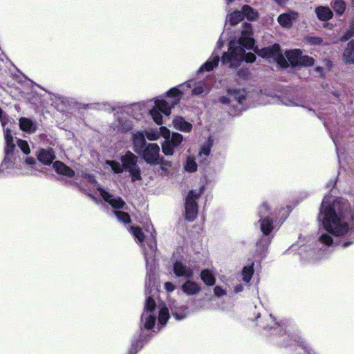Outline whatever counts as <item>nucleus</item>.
<instances>
[{"label":"nucleus","mask_w":354,"mask_h":354,"mask_svg":"<svg viewBox=\"0 0 354 354\" xmlns=\"http://www.w3.org/2000/svg\"><path fill=\"white\" fill-rule=\"evenodd\" d=\"M84 178L90 184L91 189L96 190L99 195L115 209L113 212L120 222L125 224L130 222V216L127 213L117 210L123 208L125 205V202L120 196H115L108 190L102 189L91 175H86Z\"/></svg>","instance_id":"0eeeda50"},{"label":"nucleus","mask_w":354,"mask_h":354,"mask_svg":"<svg viewBox=\"0 0 354 354\" xmlns=\"http://www.w3.org/2000/svg\"><path fill=\"white\" fill-rule=\"evenodd\" d=\"M130 230L134 236L136 241L140 244L142 249V254L145 259L146 268L147 270V280L146 281V286L148 289L154 286V277L152 274V270L153 259L157 249L156 232L151 225H148L146 230L149 233V236L145 238L140 227H131Z\"/></svg>","instance_id":"39448f33"},{"label":"nucleus","mask_w":354,"mask_h":354,"mask_svg":"<svg viewBox=\"0 0 354 354\" xmlns=\"http://www.w3.org/2000/svg\"><path fill=\"white\" fill-rule=\"evenodd\" d=\"M174 316L176 318V319L180 320L185 318L187 316V313L184 312L183 313H179L177 310L173 313Z\"/></svg>","instance_id":"09e8293b"},{"label":"nucleus","mask_w":354,"mask_h":354,"mask_svg":"<svg viewBox=\"0 0 354 354\" xmlns=\"http://www.w3.org/2000/svg\"><path fill=\"white\" fill-rule=\"evenodd\" d=\"M333 8L337 15H342L346 8L345 2L343 0H335Z\"/></svg>","instance_id":"f704fd0d"},{"label":"nucleus","mask_w":354,"mask_h":354,"mask_svg":"<svg viewBox=\"0 0 354 354\" xmlns=\"http://www.w3.org/2000/svg\"><path fill=\"white\" fill-rule=\"evenodd\" d=\"M145 137L151 141L157 140L160 138V133L158 129H150L144 132Z\"/></svg>","instance_id":"c9c22d12"},{"label":"nucleus","mask_w":354,"mask_h":354,"mask_svg":"<svg viewBox=\"0 0 354 354\" xmlns=\"http://www.w3.org/2000/svg\"><path fill=\"white\" fill-rule=\"evenodd\" d=\"M158 314V324L165 326L169 317L168 308L165 305H160L157 308L155 301L150 295H148L141 315L142 326L146 329L152 328L155 325Z\"/></svg>","instance_id":"423d86ee"},{"label":"nucleus","mask_w":354,"mask_h":354,"mask_svg":"<svg viewBox=\"0 0 354 354\" xmlns=\"http://www.w3.org/2000/svg\"><path fill=\"white\" fill-rule=\"evenodd\" d=\"M335 182H331L330 185H328V187L331 186V187H333L335 185Z\"/></svg>","instance_id":"13d9d810"},{"label":"nucleus","mask_w":354,"mask_h":354,"mask_svg":"<svg viewBox=\"0 0 354 354\" xmlns=\"http://www.w3.org/2000/svg\"><path fill=\"white\" fill-rule=\"evenodd\" d=\"M254 51L262 57L272 59L282 67H287L289 65L310 66L314 64V59L308 55H302V52L299 49L288 50L285 53L284 57L278 44L259 50L255 48Z\"/></svg>","instance_id":"20e7f679"},{"label":"nucleus","mask_w":354,"mask_h":354,"mask_svg":"<svg viewBox=\"0 0 354 354\" xmlns=\"http://www.w3.org/2000/svg\"><path fill=\"white\" fill-rule=\"evenodd\" d=\"M197 164L192 157H187L184 165L185 171L188 172H194L197 170Z\"/></svg>","instance_id":"2f4dec72"},{"label":"nucleus","mask_w":354,"mask_h":354,"mask_svg":"<svg viewBox=\"0 0 354 354\" xmlns=\"http://www.w3.org/2000/svg\"><path fill=\"white\" fill-rule=\"evenodd\" d=\"M223 46V41L221 39H219L217 42L216 48L218 49L221 48Z\"/></svg>","instance_id":"5fc2aeb1"},{"label":"nucleus","mask_w":354,"mask_h":354,"mask_svg":"<svg viewBox=\"0 0 354 354\" xmlns=\"http://www.w3.org/2000/svg\"><path fill=\"white\" fill-rule=\"evenodd\" d=\"M158 131L160 133V136H161L165 138V140H168L171 136L169 129L165 127H160Z\"/></svg>","instance_id":"c03bdc74"},{"label":"nucleus","mask_w":354,"mask_h":354,"mask_svg":"<svg viewBox=\"0 0 354 354\" xmlns=\"http://www.w3.org/2000/svg\"><path fill=\"white\" fill-rule=\"evenodd\" d=\"M4 138L6 141L5 158L0 165V173H9L10 170L17 168V162L19 155L16 145L14 144V138L11 131L8 128H4Z\"/></svg>","instance_id":"9d476101"},{"label":"nucleus","mask_w":354,"mask_h":354,"mask_svg":"<svg viewBox=\"0 0 354 354\" xmlns=\"http://www.w3.org/2000/svg\"><path fill=\"white\" fill-rule=\"evenodd\" d=\"M212 146L213 140L211 138H208V139L201 145L198 152V156L204 158L207 157L210 154Z\"/></svg>","instance_id":"a878e982"},{"label":"nucleus","mask_w":354,"mask_h":354,"mask_svg":"<svg viewBox=\"0 0 354 354\" xmlns=\"http://www.w3.org/2000/svg\"><path fill=\"white\" fill-rule=\"evenodd\" d=\"M28 167H30L29 169L26 171H21L20 172L21 174L23 175H32L35 174V170L32 168V165H35V160L33 158H27L24 162Z\"/></svg>","instance_id":"e433bc0d"},{"label":"nucleus","mask_w":354,"mask_h":354,"mask_svg":"<svg viewBox=\"0 0 354 354\" xmlns=\"http://www.w3.org/2000/svg\"><path fill=\"white\" fill-rule=\"evenodd\" d=\"M168 140L172 145V146L176 148L182 143L183 140V136L178 133H173Z\"/></svg>","instance_id":"473e14b6"},{"label":"nucleus","mask_w":354,"mask_h":354,"mask_svg":"<svg viewBox=\"0 0 354 354\" xmlns=\"http://www.w3.org/2000/svg\"><path fill=\"white\" fill-rule=\"evenodd\" d=\"M175 147L169 142L168 140H165L162 143V151L166 156H172L174 153Z\"/></svg>","instance_id":"72a5a7b5"},{"label":"nucleus","mask_w":354,"mask_h":354,"mask_svg":"<svg viewBox=\"0 0 354 354\" xmlns=\"http://www.w3.org/2000/svg\"><path fill=\"white\" fill-rule=\"evenodd\" d=\"M243 290V286L241 283L236 284L234 287V293H239Z\"/></svg>","instance_id":"8fccbe9b"},{"label":"nucleus","mask_w":354,"mask_h":354,"mask_svg":"<svg viewBox=\"0 0 354 354\" xmlns=\"http://www.w3.org/2000/svg\"><path fill=\"white\" fill-rule=\"evenodd\" d=\"M225 1H226L227 4H230L231 3L233 2L234 0H225Z\"/></svg>","instance_id":"4d7b16f0"},{"label":"nucleus","mask_w":354,"mask_h":354,"mask_svg":"<svg viewBox=\"0 0 354 354\" xmlns=\"http://www.w3.org/2000/svg\"><path fill=\"white\" fill-rule=\"evenodd\" d=\"M131 140L133 150L139 153L147 145L145 140V136L143 131H137L132 134Z\"/></svg>","instance_id":"2eb2a0df"},{"label":"nucleus","mask_w":354,"mask_h":354,"mask_svg":"<svg viewBox=\"0 0 354 354\" xmlns=\"http://www.w3.org/2000/svg\"><path fill=\"white\" fill-rule=\"evenodd\" d=\"M241 12L243 17H245L248 20L254 21L258 18V13L248 5L243 6Z\"/></svg>","instance_id":"c756f323"},{"label":"nucleus","mask_w":354,"mask_h":354,"mask_svg":"<svg viewBox=\"0 0 354 354\" xmlns=\"http://www.w3.org/2000/svg\"><path fill=\"white\" fill-rule=\"evenodd\" d=\"M120 164L114 160H106L104 164L105 169H111L114 174H121L124 169L129 171L133 182L141 180L140 169L137 164L138 158L131 151H127L121 157Z\"/></svg>","instance_id":"6e6552de"},{"label":"nucleus","mask_w":354,"mask_h":354,"mask_svg":"<svg viewBox=\"0 0 354 354\" xmlns=\"http://www.w3.org/2000/svg\"><path fill=\"white\" fill-rule=\"evenodd\" d=\"M201 279L203 283L208 286H212L216 283V276L213 270L210 269H204L201 272Z\"/></svg>","instance_id":"412c9836"},{"label":"nucleus","mask_w":354,"mask_h":354,"mask_svg":"<svg viewBox=\"0 0 354 354\" xmlns=\"http://www.w3.org/2000/svg\"><path fill=\"white\" fill-rule=\"evenodd\" d=\"M148 164L159 163L160 147L156 143H149L138 153Z\"/></svg>","instance_id":"f8f14e48"},{"label":"nucleus","mask_w":354,"mask_h":354,"mask_svg":"<svg viewBox=\"0 0 354 354\" xmlns=\"http://www.w3.org/2000/svg\"><path fill=\"white\" fill-rule=\"evenodd\" d=\"M348 245V243H344V247H346Z\"/></svg>","instance_id":"bf43d9fd"},{"label":"nucleus","mask_w":354,"mask_h":354,"mask_svg":"<svg viewBox=\"0 0 354 354\" xmlns=\"http://www.w3.org/2000/svg\"><path fill=\"white\" fill-rule=\"evenodd\" d=\"M276 3H277L279 6H283L285 5L288 0H274Z\"/></svg>","instance_id":"603ef678"},{"label":"nucleus","mask_w":354,"mask_h":354,"mask_svg":"<svg viewBox=\"0 0 354 354\" xmlns=\"http://www.w3.org/2000/svg\"><path fill=\"white\" fill-rule=\"evenodd\" d=\"M165 289L169 292H173L176 289V285L171 282H166L164 285Z\"/></svg>","instance_id":"49530a36"},{"label":"nucleus","mask_w":354,"mask_h":354,"mask_svg":"<svg viewBox=\"0 0 354 354\" xmlns=\"http://www.w3.org/2000/svg\"><path fill=\"white\" fill-rule=\"evenodd\" d=\"M276 209L273 207L271 203L263 202L258 209V214L260 217L259 224L260 230L265 237H263L259 242L257 243V247L261 250L266 248L270 243L269 236L274 230L273 221L271 216L275 214Z\"/></svg>","instance_id":"1a4fd4ad"},{"label":"nucleus","mask_w":354,"mask_h":354,"mask_svg":"<svg viewBox=\"0 0 354 354\" xmlns=\"http://www.w3.org/2000/svg\"><path fill=\"white\" fill-rule=\"evenodd\" d=\"M297 16L298 15L296 12L290 11L281 14L277 18V21L281 26L289 28L292 26L293 21L296 20Z\"/></svg>","instance_id":"dca6fc26"},{"label":"nucleus","mask_w":354,"mask_h":354,"mask_svg":"<svg viewBox=\"0 0 354 354\" xmlns=\"http://www.w3.org/2000/svg\"><path fill=\"white\" fill-rule=\"evenodd\" d=\"M308 354H317L316 352L305 342H301L300 345Z\"/></svg>","instance_id":"a18cd8bd"},{"label":"nucleus","mask_w":354,"mask_h":354,"mask_svg":"<svg viewBox=\"0 0 354 354\" xmlns=\"http://www.w3.org/2000/svg\"><path fill=\"white\" fill-rule=\"evenodd\" d=\"M354 35V21H352L351 24L350 28L347 30L346 32L342 35L340 38V40L342 41H345L348 40Z\"/></svg>","instance_id":"58836bf2"},{"label":"nucleus","mask_w":354,"mask_h":354,"mask_svg":"<svg viewBox=\"0 0 354 354\" xmlns=\"http://www.w3.org/2000/svg\"><path fill=\"white\" fill-rule=\"evenodd\" d=\"M316 71L319 73H322V68L321 67H317Z\"/></svg>","instance_id":"6e6d98bb"},{"label":"nucleus","mask_w":354,"mask_h":354,"mask_svg":"<svg viewBox=\"0 0 354 354\" xmlns=\"http://www.w3.org/2000/svg\"><path fill=\"white\" fill-rule=\"evenodd\" d=\"M113 128L115 131L127 132L131 129V124L123 118H119L113 123Z\"/></svg>","instance_id":"5701e85b"},{"label":"nucleus","mask_w":354,"mask_h":354,"mask_svg":"<svg viewBox=\"0 0 354 354\" xmlns=\"http://www.w3.org/2000/svg\"><path fill=\"white\" fill-rule=\"evenodd\" d=\"M7 116L3 113V111L0 109V121L3 127H5V125L7 123Z\"/></svg>","instance_id":"de8ad7c7"},{"label":"nucleus","mask_w":354,"mask_h":354,"mask_svg":"<svg viewBox=\"0 0 354 354\" xmlns=\"http://www.w3.org/2000/svg\"><path fill=\"white\" fill-rule=\"evenodd\" d=\"M254 274V263H252L248 266L243 268L241 273V280L245 283H249Z\"/></svg>","instance_id":"cd10ccee"},{"label":"nucleus","mask_w":354,"mask_h":354,"mask_svg":"<svg viewBox=\"0 0 354 354\" xmlns=\"http://www.w3.org/2000/svg\"><path fill=\"white\" fill-rule=\"evenodd\" d=\"M349 209L348 201L342 198H335L332 196H326L320 207L317 217L327 232L321 233L319 242L324 245L330 246L333 243V239L328 234L335 236L346 235L351 227L346 214Z\"/></svg>","instance_id":"f257e3e1"},{"label":"nucleus","mask_w":354,"mask_h":354,"mask_svg":"<svg viewBox=\"0 0 354 354\" xmlns=\"http://www.w3.org/2000/svg\"><path fill=\"white\" fill-rule=\"evenodd\" d=\"M130 354H136V352L133 353V351H131Z\"/></svg>","instance_id":"052dcab7"},{"label":"nucleus","mask_w":354,"mask_h":354,"mask_svg":"<svg viewBox=\"0 0 354 354\" xmlns=\"http://www.w3.org/2000/svg\"><path fill=\"white\" fill-rule=\"evenodd\" d=\"M243 19V15L241 11L235 10L227 15L226 22L232 26H235Z\"/></svg>","instance_id":"bb28decb"},{"label":"nucleus","mask_w":354,"mask_h":354,"mask_svg":"<svg viewBox=\"0 0 354 354\" xmlns=\"http://www.w3.org/2000/svg\"><path fill=\"white\" fill-rule=\"evenodd\" d=\"M315 12L317 18L322 21H328L333 16V12L327 6H318L315 8Z\"/></svg>","instance_id":"aec40b11"},{"label":"nucleus","mask_w":354,"mask_h":354,"mask_svg":"<svg viewBox=\"0 0 354 354\" xmlns=\"http://www.w3.org/2000/svg\"><path fill=\"white\" fill-rule=\"evenodd\" d=\"M219 102L221 104H228L230 102H231V100L227 96H222L220 97Z\"/></svg>","instance_id":"3c124183"},{"label":"nucleus","mask_w":354,"mask_h":354,"mask_svg":"<svg viewBox=\"0 0 354 354\" xmlns=\"http://www.w3.org/2000/svg\"><path fill=\"white\" fill-rule=\"evenodd\" d=\"M183 293L188 296L196 295L201 290V286L198 282L187 279L180 287Z\"/></svg>","instance_id":"4468645a"},{"label":"nucleus","mask_w":354,"mask_h":354,"mask_svg":"<svg viewBox=\"0 0 354 354\" xmlns=\"http://www.w3.org/2000/svg\"><path fill=\"white\" fill-rule=\"evenodd\" d=\"M306 42L310 46L321 45L323 40L321 37H307L305 38Z\"/></svg>","instance_id":"4c0bfd02"},{"label":"nucleus","mask_w":354,"mask_h":354,"mask_svg":"<svg viewBox=\"0 0 354 354\" xmlns=\"http://www.w3.org/2000/svg\"><path fill=\"white\" fill-rule=\"evenodd\" d=\"M287 106H298V104L295 102L294 101L292 100H290L288 102H286L285 103Z\"/></svg>","instance_id":"864d4df0"},{"label":"nucleus","mask_w":354,"mask_h":354,"mask_svg":"<svg viewBox=\"0 0 354 354\" xmlns=\"http://www.w3.org/2000/svg\"><path fill=\"white\" fill-rule=\"evenodd\" d=\"M227 95L236 100L239 104H243L245 99V91L244 90L229 89Z\"/></svg>","instance_id":"c85d7f7f"},{"label":"nucleus","mask_w":354,"mask_h":354,"mask_svg":"<svg viewBox=\"0 0 354 354\" xmlns=\"http://www.w3.org/2000/svg\"><path fill=\"white\" fill-rule=\"evenodd\" d=\"M219 60V54L214 51L208 60L200 67L198 72L212 71L218 66Z\"/></svg>","instance_id":"f3484780"},{"label":"nucleus","mask_w":354,"mask_h":354,"mask_svg":"<svg viewBox=\"0 0 354 354\" xmlns=\"http://www.w3.org/2000/svg\"><path fill=\"white\" fill-rule=\"evenodd\" d=\"M20 129L26 132L32 133L36 131V125L30 119L21 118L19 120Z\"/></svg>","instance_id":"393cba45"},{"label":"nucleus","mask_w":354,"mask_h":354,"mask_svg":"<svg viewBox=\"0 0 354 354\" xmlns=\"http://www.w3.org/2000/svg\"><path fill=\"white\" fill-rule=\"evenodd\" d=\"M192 94L193 95H199L202 94L205 92H209V88L205 85L204 82H196L194 81V85L192 86Z\"/></svg>","instance_id":"7c9ffc66"},{"label":"nucleus","mask_w":354,"mask_h":354,"mask_svg":"<svg viewBox=\"0 0 354 354\" xmlns=\"http://www.w3.org/2000/svg\"><path fill=\"white\" fill-rule=\"evenodd\" d=\"M270 319L271 322L272 323V325L270 326V329L273 328L274 330V334L281 335V326L279 324L275 322V319L272 315H270Z\"/></svg>","instance_id":"37998d69"},{"label":"nucleus","mask_w":354,"mask_h":354,"mask_svg":"<svg viewBox=\"0 0 354 354\" xmlns=\"http://www.w3.org/2000/svg\"><path fill=\"white\" fill-rule=\"evenodd\" d=\"M254 46V40L252 37V26L250 24L245 23L242 27L241 36L237 42L232 41L229 44L227 52L222 56L223 64H229L230 68H236L245 60L252 63L255 61L256 56L252 53H245V49H252Z\"/></svg>","instance_id":"f03ea898"},{"label":"nucleus","mask_w":354,"mask_h":354,"mask_svg":"<svg viewBox=\"0 0 354 354\" xmlns=\"http://www.w3.org/2000/svg\"><path fill=\"white\" fill-rule=\"evenodd\" d=\"M173 272L176 277L190 279L194 275L193 269L183 260H176L173 263Z\"/></svg>","instance_id":"ddd939ff"},{"label":"nucleus","mask_w":354,"mask_h":354,"mask_svg":"<svg viewBox=\"0 0 354 354\" xmlns=\"http://www.w3.org/2000/svg\"><path fill=\"white\" fill-rule=\"evenodd\" d=\"M17 146L25 154L30 153V149L29 145L26 141L22 140H17Z\"/></svg>","instance_id":"ea45409f"},{"label":"nucleus","mask_w":354,"mask_h":354,"mask_svg":"<svg viewBox=\"0 0 354 354\" xmlns=\"http://www.w3.org/2000/svg\"><path fill=\"white\" fill-rule=\"evenodd\" d=\"M173 125L176 129L184 133H189L192 129V124L180 116L174 118Z\"/></svg>","instance_id":"a211bd4d"},{"label":"nucleus","mask_w":354,"mask_h":354,"mask_svg":"<svg viewBox=\"0 0 354 354\" xmlns=\"http://www.w3.org/2000/svg\"><path fill=\"white\" fill-rule=\"evenodd\" d=\"M38 160L44 165H50L55 159V153L50 149H42L37 155Z\"/></svg>","instance_id":"6ab92c4d"},{"label":"nucleus","mask_w":354,"mask_h":354,"mask_svg":"<svg viewBox=\"0 0 354 354\" xmlns=\"http://www.w3.org/2000/svg\"><path fill=\"white\" fill-rule=\"evenodd\" d=\"M53 168L55 171L59 174L71 177L74 176V171L69 168L60 161H56L53 163Z\"/></svg>","instance_id":"4be33fe9"},{"label":"nucleus","mask_w":354,"mask_h":354,"mask_svg":"<svg viewBox=\"0 0 354 354\" xmlns=\"http://www.w3.org/2000/svg\"><path fill=\"white\" fill-rule=\"evenodd\" d=\"M160 165V169L162 170V171L164 173V174H167L168 171H169V169H170V167H171V162L169 161V160H161L160 162H159Z\"/></svg>","instance_id":"79ce46f5"},{"label":"nucleus","mask_w":354,"mask_h":354,"mask_svg":"<svg viewBox=\"0 0 354 354\" xmlns=\"http://www.w3.org/2000/svg\"><path fill=\"white\" fill-rule=\"evenodd\" d=\"M193 85L194 80H189L171 88L167 93V99L158 98L156 100L148 101L146 106L153 120L158 125L162 124L163 122L162 115L169 116L171 114V109L178 104L182 96L192 88Z\"/></svg>","instance_id":"7ed1b4c3"},{"label":"nucleus","mask_w":354,"mask_h":354,"mask_svg":"<svg viewBox=\"0 0 354 354\" xmlns=\"http://www.w3.org/2000/svg\"><path fill=\"white\" fill-rule=\"evenodd\" d=\"M214 295L217 297H222L227 295V291L221 286H216L214 288Z\"/></svg>","instance_id":"a19ab883"},{"label":"nucleus","mask_w":354,"mask_h":354,"mask_svg":"<svg viewBox=\"0 0 354 354\" xmlns=\"http://www.w3.org/2000/svg\"><path fill=\"white\" fill-rule=\"evenodd\" d=\"M343 59L346 62L354 64V40H351L345 48Z\"/></svg>","instance_id":"b1692460"},{"label":"nucleus","mask_w":354,"mask_h":354,"mask_svg":"<svg viewBox=\"0 0 354 354\" xmlns=\"http://www.w3.org/2000/svg\"><path fill=\"white\" fill-rule=\"evenodd\" d=\"M202 192L201 188L189 192L185 203V217L187 220L192 221L196 218L198 214L196 200L200 198Z\"/></svg>","instance_id":"9b49d317"}]
</instances>
